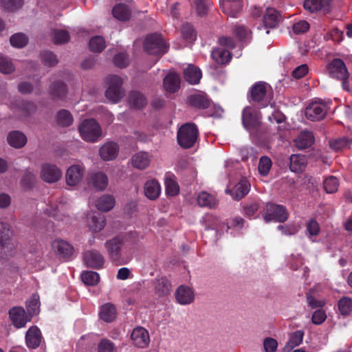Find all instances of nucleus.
<instances>
[{
	"label": "nucleus",
	"instance_id": "423d86ee",
	"mask_svg": "<svg viewBox=\"0 0 352 352\" xmlns=\"http://www.w3.org/2000/svg\"><path fill=\"white\" fill-rule=\"evenodd\" d=\"M107 83L105 96L112 102H118L124 96L122 79L118 76L110 75L107 78Z\"/></svg>",
	"mask_w": 352,
	"mask_h": 352
},
{
	"label": "nucleus",
	"instance_id": "a211bd4d",
	"mask_svg": "<svg viewBox=\"0 0 352 352\" xmlns=\"http://www.w3.org/2000/svg\"><path fill=\"white\" fill-rule=\"evenodd\" d=\"M87 224L91 232L97 233L104 229L106 219L104 216L96 212H91L87 214Z\"/></svg>",
	"mask_w": 352,
	"mask_h": 352
},
{
	"label": "nucleus",
	"instance_id": "58836bf2",
	"mask_svg": "<svg viewBox=\"0 0 352 352\" xmlns=\"http://www.w3.org/2000/svg\"><path fill=\"white\" fill-rule=\"evenodd\" d=\"M278 21V14L274 8H267L263 16V23L265 28H274Z\"/></svg>",
	"mask_w": 352,
	"mask_h": 352
},
{
	"label": "nucleus",
	"instance_id": "69168bd1",
	"mask_svg": "<svg viewBox=\"0 0 352 352\" xmlns=\"http://www.w3.org/2000/svg\"><path fill=\"white\" fill-rule=\"evenodd\" d=\"M209 6L210 2L206 0L195 1V7L197 14L200 16H202L207 13Z\"/></svg>",
	"mask_w": 352,
	"mask_h": 352
},
{
	"label": "nucleus",
	"instance_id": "c03bdc74",
	"mask_svg": "<svg viewBox=\"0 0 352 352\" xmlns=\"http://www.w3.org/2000/svg\"><path fill=\"white\" fill-rule=\"evenodd\" d=\"M100 318L107 322H111L116 317V309L113 305L109 303L104 305L100 312Z\"/></svg>",
	"mask_w": 352,
	"mask_h": 352
},
{
	"label": "nucleus",
	"instance_id": "e433bc0d",
	"mask_svg": "<svg viewBox=\"0 0 352 352\" xmlns=\"http://www.w3.org/2000/svg\"><path fill=\"white\" fill-rule=\"evenodd\" d=\"M314 142V138L312 133L307 131L300 132L295 140L296 146L301 149L309 147Z\"/></svg>",
	"mask_w": 352,
	"mask_h": 352
},
{
	"label": "nucleus",
	"instance_id": "2eb2a0df",
	"mask_svg": "<svg viewBox=\"0 0 352 352\" xmlns=\"http://www.w3.org/2000/svg\"><path fill=\"white\" fill-rule=\"evenodd\" d=\"M131 338L133 344L139 348H146L150 343L149 333L146 329L142 327H135L133 330Z\"/></svg>",
	"mask_w": 352,
	"mask_h": 352
},
{
	"label": "nucleus",
	"instance_id": "b1692460",
	"mask_svg": "<svg viewBox=\"0 0 352 352\" xmlns=\"http://www.w3.org/2000/svg\"><path fill=\"white\" fill-rule=\"evenodd\" d=\"M52 248L53 250L59 256L68 258L73 254V247L61 239H56L52 242Z\"/></svg>",
	"mask_w": 352,
	"mask_h": 352
},
{
	"label": "nucleus",
	"instance_id": "ea45409f",
	"mask_svg": "<svg viewBox=\"0 0 352 352\" xmlns=\"http://www.w3.org/2000/svg\"><path fill=\"white\" fill-rule=\"evenodd\" d=\"M197 202L201 207L213 208L217 204L216 198L206 192H201L197 196Z\"/></svg>",
	"mask_w": 352,
	"mask_h": 352
},
{
	"label": "nucleus",
	"instance_id": "de8ad7c7",
	"mask_svg": "<svg viewBox=\"0 0 352 352\" xmlns=\"http://www.w3.org/2000/svg\"><path fill=\"white\" fill-rule=\"evenodd\" d=\"M190 101L192 105L201 109H208L210 102L208 98L201 94H195L190 96Z\"/></svg>",
	"mask_w": 352,
	"mask_h": 352
},
{
	"label": "nucleus",
	"instance_id": "f03ea898",
	"mask_svg": "<svg viewBox=\"0 0 352 352\" xmlns=\"http://www.w3.org/2000/svg\"><path fill=\"white\" fill-rule=\"evenodd\" d=\"M250 95L252 100L258 103L261 107H265L270 104L274 109V103L272 102L273 91L269 84L265 82L255 83L251 88Z\"/></svg>",
	"mask_w": 352,
	"mask_h": 352
},
{
	"label": "nucleus",
	"instance_id": "1a4fd4ad",
	"mask_svg": "<svg viewBox=\"0 0 352 352\" xmlns=\"http://www.w3.org/2000/svg\"><path fill=\"white\" fill-rule=\"evenodd\" d=\"M265 210L264 220L266 223L272 221L284 222L288 218V212L285 207L282 205L267 204Z\"/></svg>",
	"mask_w": 352,
	"mask_h": 352
},
{
	"label": "nucleus",
	"instance_id": "8fccbe9b",
	"mask_svg": "<svg viewBox=\"0 0 352 352\" xmlns=\"http://www.w3.org/2000/svg\"><path fill=\"white\" fill-rule=\"evenodd\" d=\"M106 46L105 41L102 36H96L91 38L89 41L90 50L95 52H102Z\"/></svg>",
	"mask_w": 352,
	"mask_h": 352
},
{
	"label": "nucleus",
	"instance_id": "c85d7f7f",
	"mask_svg": "<svg viewBox=\"0 0 352 352\" xmlns=\"http://www.w3.org/2000/svg\"><path fill=\"white\" fill-rule=\"evenodd\" d=\"M161 186L155 179L147 181L144 184V195L151 200L156 199L160 195Z\"/></svg>",
	"mask_w": 352,
	"mask_h": 352
},
{
	"label": "nucleus",
	"instance_id": "9d476101",
	"mask_svg": "<svg viewBox=\"0 0 352 352\" xmlns=\"http://www.w3.org/2000/svg\"><path fill=\"white\" fill-rule=\"evenodd\" d=\"M62 175V170L55 164L44 163L41 166L40 177L46 183H56L60 179Z\"/></svg>",
	"mask_w": 352,
	"mask_h": 352
},
{
	"label": "nucleus",
	"instance_id": "2f4dec72",
	"mask_svg": "<svg viewBox=\"0 0 352 352\" xmlns=\"http://www.w3.org/2000/svg\"><path fill=\"white\" fill-rule=\"evenodd\" d=\"M166 192L169 196H175L178 194L179 188L176 181L175 176L171 173H166L164 177Z\"/></svg>",
	"mask_w": 352,
	"mask_h": 352
},
{
	"label": "nucleus",
	"instance_id": "4c0bfd02",
	"mask_svg": "<svg viewBox=\"0 0 352 352\" xmlns=\"http://www.w3.org/2000/svg\"><path fill=\"white\" fill-rule=\"evenodd\" d=\"M113 16L119 21H127L131 16V10L128 6L124 3H118L112 10Z\"/></svg>",
	"mask_w": 352,
	"mask_h": 352
},
{
	"label": "nucleus",
	"instance_id": "052dcab7",
	"mask_svg": "<svg viewBox=\"0 0 352 352\" xmlns=\"http://www.w3.org/2000/svg\"><path fill=\"white\" fill-rule=\"evenodd\" d=\"M272 167V161L267 156H263L261 157L258 164V171L259 173L263 176H265L268 174L270 170Z\"/></svg>",
	"mask_w": 352,
	"mask_h": 352
},
{
	"label": "nucleus",
	"instance_id": "3c124183",
	"mask_svg": "<svg viewBox=\"0 0 352 352\" xmlns=\"http://www.w3.org/2000/svg\"><path fill=\"white\" fill-rule=\"evenodd\" d=\"M323 184L327 193H333L338 189L339 182L336 177L329 176L324 179Z\"/></svg>",
	"mask_w": 352,
	"mask_h": 352
},
{
	"label": "nucleus",
	"instance_id": "f704fd0d",
	"mask_svg": "<svg viewBox=\"0 0 352 352\" xmlns=\"http://www.w3.org/2000/svg\"><path fill=\"white\" fill-rule=\"evenodd\" d=\"M307 165V159L301 154L292 155L290 157V170L293 172H302Z\"/></svg>",
	"mask_w": 352,
	"mask_h": 352
},
{
	"label": "nucleus",
	"instance_id": "ddd939ff",
	"mask_svg": "<svg viewBox=\"0 0 352 352\" xmlns=\"http://www.w3.org/2000/svg\"><path fill=\"white\" fill-rule=\"evenodd\" d=\"M242 122L244 127L248 130L257 126L261 122L260 112L251 107L244 108L242 113Z\"/></svg>",
	"mask_w": 352,
	"mask_h": 352
},
{
	"label": "nucleus",
	"instance_id": "6ab92c4d",
	"mask_svg": "<svg viewBox=\"0 0 352 352\" xmlns=\"http://www.w3.org/2000/svg\"><path fill=\"white\" fill-rule=\"evenodd\" d=\"M9 316L12 324L16 328L25 327L27 322L30 320L24 309L20 307L12 308L9 311Z\"/></svg>",
	"mask_w": 352,
	"mask_h": 352
},
{
	"label": "nucleus",
	"instance_id": "6e6552de",
	"mask_svg": "<svg viewBox=\"0 0 352 352\" xmlns=\"http://www.w3.org/2000/svg\"><path fill=\"white\" fill-rule=\"evenodd\" d=\"M144 49L151 54H161L167 52L168 45L160 35L155 34L146 38Z\"/></svg>",
	"mask_w": 352,
	"mask_h": 352
},
{
	"label": "nucleus",
	"instance_id": "bf43d9fd",
	"mask_svg": "<svg viewBox=\"0 0 352 352\" xmlns=\"http://www.w3.org/2000/svg\"><path fill=\"white\" fill-rule=\"evenodd\" d=\"M10 41L13 47L21 48L27 44L28 38L25 34L18 33L12 36Z\"/></svg>",
	"mask_w": 352,
	"mask_h": 352
},
{
	"label": "nucleus",
	"instance_id": "13d9d810",
	"mask_svg": "<svg viewBox=\"0 0 352 352\" xmlns=\"http://www.w3.org/2000/svg\"><path fill=\"white\" fill-rule=\"evenodd\" d=\"M340 312L344 316L349 314L352 310V300L350 298L344 297L338 302Z\"/></svg>",
	"mask_w": 352,
	"mask_h": 352
},
{
	"label": "nucleus",
	"instance_id": "9b49d317",
	"mask_svg": "<svg viewBox=\"0 0 352 352\" xmlns=\"http://www.w3.org/2000/svg\"><path fill=\"white\" fill-rule=\"evenodd\" d=\"M327 104L322 100L311 102L305 109V116L312 121H317L324 118L327 111Z\"/></svg>",
	"mask_w": 352,
	"mask_h": 352
},
{
	"label": "nucleus",
	"instance_id": "680f3d73",
	"mask_svg": "<svg viewBox=\"0 0 352 352\" xmlns=\"http://www.w3.org/2000/svg\"><path fill=\"white\" fill-rule=\"evenodd\" d=\"M39 298L37 295H33L26 302V307L30 314H36L39 309Z\"/></svg>",
	"mask_w": 352,
	"mask_h": 352
},
{
	"label": "nucleus",
	"instance_id": "f8f14e48",
	"mask_svg": "<svg viewBox=\"0 0 352 352\" xmlns=\"http://www.w3.org/2000/svg\"><path fill=\"white\" fill-rule=\"evenodd\" d=\"M327 70L331 78L338 80H347L349 75L345 63L340 58L331 61L327 66Z\"/></svg>",
	"mask_w": 352,
	"mask_h": 352
},
{
	"label": "nucleus",
	"instance_id": "aec40b11",
	"mask_svg": "<svg viewBox=\"0 0 352 352\" xmlns=\"http://www.w3.org/2000/svg\"><path fill=\"white\" fill-rule=\"evenodd\" d=\"M331 0H305L304 8L310 12H315L319 10L324 13L330 10Z\"/></svg>",
	"mask_w": 352,
	"mask_h": 352
},
{
	"label": "nucleus",
	"instance_id": "49530a36",
	"mask_svg": "<svg viewBox=\"0 0 352 352\" xmlns=\"http://www.w3.org/2000/svg\"><path fill=\"white\" fill-rule=\"evenodd\" d=\"M318 291V288L314 287L310 289L309 292L307 293V300L308 305L311 308H317L322 307L324 302L323 300H319L316 297V292Z\"/></svg>",
	"mask_w": 352,
	"mask_h": 352
},
{
	"label": "nucleus",
	"instance_id": "a18cd8bd",
	"mask_svg": "<svg viewBox=\"0 0 352 352\" xmlns=\"http://www.w3.org/2000/svg\"><path fill=\"white\" fill-rule=\"evenodd\" d=\"M129 102L133 107L140 109L146 105V100L142 94L132 91L129 96Z\"/></svg>",
	"mask_w": 352,
	"mask_h": 352
},
{
	"label": "nucleus",
	"instance_id": "cd10ccee",
	"mask_svg": "<svg viewBox=\"0 0 352 352\" xmlns=\"http://www.w3.org/2000/svg\"><path fill=\"white\" fill-rule=\"evenodd\" d=\"M7 140L8 144L15 148L23 147L27 143V138L25 134L19 131H13L8 133Z\"/></svg>",
	"mask_w": 352,
	"mask_h": 352
},
{
	"label": "nucleus",
	"instance_id": "37998d69",
	"mask_svg": "<svg viewBox=\"0 0 352 352\" xmlns=\"http://www.w3.org/2000/svg\"><path fill=\"white\" fill-rule=\"evenodd\" d=\"M303 331L298 330L292 333L289 338L287 344L285 346V351H289L290 349L299 346L303 340Z\"/></svg>",
	"mask_w": 352,
	"mask_h": 352
},
{
	"label": "nucleus",
	"instance_id": "f257e3e1",
	"mask_svg": "<svg viewBox=\"0 0 352 352\" xmlns=\"http://www.w3.org/2000/svg\"><path fill=\"white\" fill-rule=\"evenodd\" d=\"M142 236L136 232H129L123 237H114L104 243V248L109 258L113 261L132 254L140 246Z\"/></svg>",
	"mask_w": 352,
	"mask_h": 352
},
{
	"label": "nucleus",
	"instance_id": "20e7f679",
	"mask_svg": "<svg viewBox=\"0 0 352 352\" xmlns=\"http://www.w3.org/2000/svg\"><path fill=\"white\" fill-rule=\"evenodd\" d=\"M198 138V129L192 123H186L177 131V142L184 148H188L195 144Z\"/></svg>",
	"mask_w": 352,
	"mask_h": 352
},
{
	"label": "nucleus",
	"instance_id": "0eeeda50",
	"mask_svg": "<svg viewBox=\"0 0 352 352\" xmlns=\"http://www.w3.org/2000/svg\"><path fill=\"white\" fill-rule=\"evenodd\" d=\"M219 44L223 47H218L212 50L211 56L212 59L217 63L225 64L230 61L231 54L229 49H232L234 47V41L230 37L223 36L219 38Z\"/></svg>",
	"mask_w": 352,
	"mask_h": 352
},
{
	"label": "nucleus",
	"instance_id": "e2e57ef3",
	"mask_svg": "<svg viewBox=\"0 0 352 352\" xmlns=\"http://www.w3.org/2000/svg\"><path fill=\"white\" fill-rule=\"evenodd\" d=\"M54 41L57 44H62L67 42L69 35L67 30L56 29L54 31Z\"/></svg>",
	"mask_w": 352,
	"mask_h": 352
},
{
	"label": "nucleus",
	"instance_id": "a878e982",
	"mask_svg": "<svg viewBox=\"0 0 352 352\" xmlns=\"http://www.w3.org/2000/svg\"><path fill=\"white\" fill-rule=\"evenodd\" d=\"M118 153V146L116 143L109 142L104 144L100 149V155L102 160L110 161L115 159Z\"/></svg>",
	"mask_w": 352,
	"mask_h": 352
},
{
	"label": "nucleus",
	"instance_id": "4be33fe9",
	"mask_svg": "<svg viewBox=\"0 0 352 352\" xmlns=\"http://www.w3.org/2000/svg\"><path fill=\"white\" fill-rule=\"evenodd\" d=\"M175 297L180 305H186L193 302L195 294L190 287L181 285L176 291Z\"/></svg>",
	"mask_w": 352,
	"mask_h": 352
},
{
	"label": "nucleus",
	"instance_id": "603ef678",
	"mask_svg": "<svg viewBox=\"0 0 352 352\" xmlns=\"http://www.w3.org/2000/svg\"><path fill=\"white\" fill-rule=\"evenodd\" d=\"M35 182V175L32 171L29 169H27L21 180V185L23 188L28 190L30 189Z\"/></svg>",
	"mask_w": 352,
	"mask_h": 352
},
{
	"label": "nucleus",
	"instance_id": "f3484780",
	"mask_svg": "<svg viewBox=\"0 0 352 352\" xmlns=\"http://www.w3.org/2000/svg\"><path fill=\"white\" fill-rule=\"evenodd\" d=\"M244 0H220L223 12L230 17L235 18L243 6Z\"/></svg>",
	"mask_w": 352,
	"mask_h": 352
},
{
	"label": "nucleus",
	"instance_id": "4d7b16f0",
	"mask_svg": "<svg viewBox=\"0 0 352 352\" xmlns=\"http://www.w3.org/2000/svg\"><path fill=\"white\" fill-rule=\"evenodd\" d=\"M14 66L12 60L6 57L0 55V72L3 74H10L14 70Z\"/></svg>",
	"mask_w": 352,
	"mask_h": 352
},
{
	"label": "nucleus",
	"instance_id": "7ed1b4c3",
	"mask_svg": "<svg viewBox=\"0 0 352 352\" xmlns=\"http://www.w3.org/2000/svg\"><path fill=\"white\" fill-rule=\"evenodd\" d=\"M1 233L0 241V259H8L16 253V245L10 239L12 232L7 223H1L0 227Z\"/></svg>",
	"mask_w": 352,
	"mask_h": 352
},
{
	"label": "nucleus",
	"instance_id": "412c9836",
	"mask_svg": "<svg viewBox=\"0 0 352 352\" xmlns=\"http://www.w3.org/2000/svg\"><path fill=\"white\" fill-rule=\"evenodd\" d=\"M89 184L96 190L103 191L107 188L109 184V179L107 175L103 172H96L91 174L89 179Z\"/></svg>",
	"mask_w": 352,
	"mask_h": 352
},
{
	"label": "nucleus",
	"instance_id": "bb28decb",
	"mask_svg": "<svg viewBox=\"0 0 352 352\" xmlns=\"http://www.w3.org/2000/svg\"><path fill=\"white\" fill-rule=\"evenodd\" d=\"M116 205L115 197L109 194L101 195L96 201V207L102 212H109Z\"/></svg>",
	"mask_w": 352,
	"mask_h": 352
},
{
	"label": "nucleus",
	"instance_id": "774afa93",
	"mask_svg": "<svg viewBox=\"0 0 352 352\" xmlns=\"http://www.w3.org/2000/svg\"><path fill=\"white\" fill-rule=\"evenodd\" d=\"M263 344L265 352H276L278 345L276 340L270 337L265 338Z\"/></svg>",
	"mask_w": 352,
	"mask_h": 352
},
{
	"label": "nucleus",
	"instance_id": "864d4df0",
	"mask_svg": "<svg viewBox=\"0 0 352 352\" xmlns=\"http://www.w3.org/2000/svg\"><path fill=\"white\" fill-rule=\"evenodd\" d=\"M155 289L160 295H166L170 291V283L166 278H161L156 280Z\"/></svg>",
	"mask_w": 352,
	"mask_h": 352
},
{
	"label": "nucleus",
	"instance_id": "338daca9",
	"mask_svg": "<svg viewBox=\"0 0 352 352\" xmlns=\"http://www.w3.org/2000/svg\"><path fill=\"white\" fill-rule=\"evenodd\" d=\"M234 33L241 41H247L250 38L251 33L250 30L244 26H236L234 30Z\"/></svg>",
	"mask_w": 352,
	"mask_h": 352
},
{
	"label": "nucleus",
	"instance_id": "0e129e2a",
	"mask_svg": "<svg viewBox=\"0 0 352 352\" xmlns=\"http://www.w3.org/2000/svg\"><path fill=\"white\" fill-rule=\"evenodd\" d=\"M41 60L45 65L49 67L54 66L58 63L56 56L49 51L42 52Z\"/></svg>",
	"mask_w": 352,
	"mask_h": 352
},
{
	"label": "nucleus",
	"instance_id": "5fc2aeb1",
	"mask_svg": "<svg viewBox=\"0 0 352 352\" xmlns=\"http://www.w3.org/2000/svg\"><path fill=\"white\" fill-rule=\"evenodd\" d=\"M50 91L52 96L57 98H63L66 92L65 84L61 81H54L50 87Z\"/></svg>",
	"mask_w": 352,
	"mask_h": 352
},
{
	"label": "nucleus",
	"instance_id": "79ce46f5",
	"mask_svg": "<svg viewBox=\"0 0 352 352\" xmlns=\"http://www.w3.org/2000/svg\"><path fill=\"white\" fill-rule=\"evenodd\" d=\"M56 122L61 126H69L74 122V118L68 110L62 109L56 114Z\"/></svg>",
	"mask_w": 352,
	"mask_h": 352
},
{
	"label": "nucleus",
	"instance_id": "39448f33",
	"mask_svg": "<svg viewBox=\"0 0 352 352\" xmlns=\"http://www.w3.org/2000/svg\"><path fill=\"white\" fill-rule=\"evenodd\" d=\"M78 131L80 137L86 142H96L101 136L102 130L98 123L94 119H87L82 122Z\"/></svg>",
	"mask_w": 352,
	"mask_h": 352
},
{
	"label": "nucleus",
	"instance_id": "4468645a",
	"mask_svg": "<svg viewBox=\"0 0 352 352\" xmlns=\"http://www.w3.org/2000/svg\"><path fill=\"white\" fill-rule=\"evenodd\" d=\"M85 174V167L81 164L72 165L68 168L65 174V180L68 186H75L82 180Z\"/></svg>",
	"mask_w": 352,
	"mask_h": 352
},
{
	"label": "nucleus",
	"instance_id": "c9c22d12",
	"mask_svg": "<svg viewBox=\"0 0 352 352\" xmlns=\"http://www.w3.org/2000/svg\"><path fill=\"white\" fill-rule=\"evenodd\" d=\"M83 342H79V345L85 346L79 352H96L94 346L98 341V336L94 334L83 336L81 338Z\"/></svg>",
	"mask_w": 352,
	"mask_h": 352
},
{
	"label": "nucleus",
	"instance_id": "7c9ffc66",
	"mask_svg": "<svg viewBox=\"0 0 352 352\" xmlns=\"http://www.w3.org/2000/svg\"><path fill=\"white\" fill-rule=\"evenodd\" d=\"M133 166L138 169H145L151 162V157L148 153L141 151L135 153L131 159Z\"/></svg>",
	"mask_w": 352,
	"mask_h": 352
},
{
	"label": "nucleus",
	"instance_id": "473e14b6",
	"mask_svg": "<svg viewBox=\"0 0 352 352\" xmlns=\"http://www.w3.org/2000/svg\"><path fill=\"white\" fill-rule=\"evenodd\" d=\"M179 77L174 72L169 73L164 79V89L168 92L177 91L179 87Z\"/></svg>",
	"mask_w": 352,
	"mask_h": 352
},
{
	"label": "nucleus",
	"instance_id": "72a5a7b5",
	"mask_svg": "<svg viewBox=\"0 0 352 352\" xmlns=\"http://www.w3.org/2000/svg\"><path fill=\"white\" fill-rule=\"evenodd\" d=\"M184 75L186 80L190 84H197L201 78V70L192 65H189L186 69H184Z\"/></svg>",
	"mask_w": 352,
	"mask_h": 352
},
{
	"label": "nucleus",
	"instance_id": "dca6fc26",
	"mask_svg": "<svg viewBox=\"0 0 352 352\" xmlns=\"http://www.w3.org/2000/svg\"><path fill=\"white\" fill-rule=\"evenodd\" d=\"M83 260L87 267L95 269L102 267L104 263V256L96 250L86 251L83 254Z\"/></svg>",
	"mask_w": 352,
	"mask_h": 352
},
{
	"label": "nucleus",
	"instance_id": "a19ab883",
	"mask_svg": "<svg viewBox=\"0 0 352 352\" xmlns=\"http://www.w3.org/2000/svg\"><path fill=\"white\" fill-rule=\"evenodd\" d=\"M352 145V138H340L329 141L330 147L336 151L350 148Z\"/></svg>",
	"mask_w": 352,
	"mask_h": 352
},
{
	"label": "nucleus",
	"instance_id": "c756f323",
	"mask_svg": "<svg viewBox=\"0 0 352 352\" xmlns=\"http://www.w3.org/2000/svg\"><path fill=\"white\" fill-rule=\"evenodd\" d=\"M26 344L30 348H36L41 343V336L40 330L36 327L28 329L25 336Z\"/></svg>",
	"mask_w": 352,
	"mask_h": 352
},
{
	"label": "nucleus",
	"instance_id": "6e6d98bb",
	"mask_svg": "<svg viewBox=\"0 0 352 352\" xmlns=\"http://www.w3.org/2000/svg\"><path fill=\"white\" fill-rule=\"evenodd\" d=\"M23 0H0V5L8 11H15L23 6Z\"/></svg>",
	"mask_w": 352,
	"mask_h": 352
},
{
	"label": "nucleus",
	"instance_id": "09e8293b",
	"mask_svg": "<svg viewBox=\"0 0 352 352\" xmlns=\"http://www.w3.org/2000/svg\"><path fill=\"white\" fill-rule=\"evenodd\" d=\"M82 282L87 285H96L100 280L99 274L93 271L84 272L81 274Z\"/></svg>",
	"mask_w": 352,
	"mask_h": 352
},
{
	"label": "nucleus",
	"instance_id": "5701e85b",
	"mask_svg": "<svg viewBox=\"0 0 352 352\" xmlns=\"http://www.w3.org/2000/svg\"><path fill=\"white\" fill-rule=\"evenodd\" d=\"M201 224L207 230H214L215 234L219 233L223 230L224 225L221 222L219 219L211 214H205L201 219Z\"/></svg>",
	"mask_w": 352,
	"mask_h": 352
},
{
	"label": "nucleus",
	"instance_id": "393cba45",
	"mask_svg": "<svg viewBox=\"0 0 352 352\" xmlns=\"http://www.w3.org/2000/svg\"><path fill=\"white\" fill-rule=\"evenodd\" d=\"M250 188V183L245 179H242L234 186L232 190L227 188L226 192L231 193L235 199H240L249 192Z\"/></svg>",
	"mask_w": 352,
	"mask_h": 352
}]
</instances>
